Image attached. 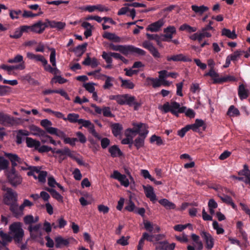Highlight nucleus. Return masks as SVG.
I'll return each mask as SVG.
<instances>
[{
	"label": "nucleus",
	"instance_id": "393cba45",
	"mask_svg": "<svg viewBox=\"0 0 250 250\" xmlns=\"http://www.w3.org/2000/svg\"><path fill=\"white\" fill-rule=\"evenodd\" d=\"M239 175H244L245 176V183L250 185V170L249 167L247 165H244L243 169L238 172Z\"/></svg>",
	"mask_w": 250,
	"mask_h": 250
},
{
	"label": "nucleus",
	"instance_id": "412c9836",
	"mask_svg": "<svg viewBox=\"0 0 250 250\" xmlns=\"http://www.w3.org/2000/svg\"><path fill=\"white\" fill-rule=\"evenodd\" d=\"M164 24V22L163 20L160 19L157 21L149 24L146 28V30L151 32H158Z\"/></svg>",
	"mask_w": 250,
	"mask_h": 250
},
{
	"label": "nucleus",
	"instance_id": "4c0bfd02",
	"mask_svg": "<svg viewBox=\"0 0 250 250\" xmlns=\"http://www.w3.org/2000/svg\"><path fill=\"white\" fill-rule=\"evenodd\" d=\"M79 115L76 113H69L66 118H64V121H68L71 123H76L79 122L80 119L79 118Z\"/></svg>",
	"mask_w": 250,
	"mask_h": 250
},
{
	"label": "nucleus",
	"instance_id": "4d7b16f0",
	"mask_svg": "<svg viewBox=\"0 0 250 250\" xmlns=\"http://www.w3.org/2000/svg\"><path fill=\"white\" fill-rule=\"evenodd\" d=\"M94 83H85L83 84V86L89 93H92L94 92L95 90V87L94 86Z\"/></svg>",
	"mask_w": 250,
	"mask_h": 250
},
{
	"label": "nucleus",
	"instance_id": "8fccbe9b",
	"mask_svg": "<svg viewBox=\"0 0 250 250\" xmlns=\"http://www.w3.org/2000/svg\"><path fill=\"white\" fill-rule=\"evenodd\" d=\"M212 226L213 229L216 230L217 234H223L224 233V229L222 228L219 227L218 223L216 221L213 222Z\"/></svg>",
	"mask_w": 250,
	"mask_h": 250
},
{
	"label": "nucleus",
	"instance_id": "3c124183",
	"mask_svg": "<svg viewBox=\"0 0 250 250\" xmlns=\"http://www.w3.org/2000/svg\"><path fill=\"white\" fill-rule=\"evenodd\" d=\"M27 169L30 171L27 173L28 176L34 175V172L39 173L40 172V167L35 166H29L27 167Z\"/></svg>",
	"mask_w": 250,
	"mask_h": 250
},
{
	"label": "nucleus",
	"instance_id": "338daca9",
	"mask_svg": "<svg viewBox=\"0 0 250 250\" xmlns=\"http://www.w3.org/2000/svg\"><path fill=\"white\" fill-rule=\"evenodd\" d=\"M22 35V33L20 28H17L13 34H10V37L12 39H19Z\"/></svg>",
	"mask_w": 250,
	"mask_h": 250
},
{
	"label": "nucleus",
	"instance_id": "a19ab883",
	"mask_svg": "<svg viewBox=\"0 0 250 250\" xmlns=\"http://www.w3.org/2000/svg\"><path fill=\"white\" fill-rule=\"evenodd\" d=\"M227 114L230 117L238 116L240 115V112L234 105H231L228 110Z\"/></svg>",
	"mask_w": 250,
	"mask_h": 250
},
{
	"label": "nucleus",
	"instance_id": "423d86ee",
	"mask_svg": "<svg viewBox=\"0 0 250 250\" xmlns=\"http://www.w3.org/2000/svg\"><path fill=\"white\" fill-rule=\"evenodd\" d=\"M16 124V120L14 117L0 112V124L5 126H11Z\"/></svg>",
	"mask_w": 250,
	"mask_h": 250
},
{
	"label": "nucleus",
	"instance_id": "f3484780",
	"mask_svg": "<svg viewBox=\"0 0 250 250\" xmlns=\"http://www.w3.org/2000/svg\"><path fill=\"white\" fill-rule=\"evenodd\" d=\"M154 238V235H149L147 232H144L143 233L142 237L139 241L138 245L137 246V250H143V247L144 246L145 240H147L149 242H153Z\"/></svg>",
	"mask_w": 250,
	"mask_h": 250
},
{
	"label": "nucleus",
	"instance_id": "6ab92c4d",
	"mask_svg": "<svg viewBox=\"0 0 250 250\" xmlns=\"http://www.w3.org/2000/svg\"><path fill=\"white\" fill-rule=\"evenodd\" d=\"M143 187L146 197L149 198L152 202L156 201V196L154 192L153 187L150 185L143 186Z\"/></svg>",
	"mask_w": 250,
	"mask_h": 250
},
{
	"label": "nucleus",
	"instance_id": "7c9ffc66",
	"mask_svg": "<svg viewBox=\"0 0 250 250\" xmlns=\"http://www.w3.org/2000/svg\"><path fill=\"white\" fill-rule=\"evenodd\" d=\"M25 139L26 146L28 147H35L36 149H37L41 146V143L39 141H37L30 137H26Z\"/></svg>",
	"mask_w": 250,
	"mask_h": 250
},
{
	"label": "nucleus",
	"instance_id": "a18cd8bd",
	"mask_svg": "<svg viewBox=\"0 0 250 250\" xmlns=\"http://www.w3.org/2000/svg\"><path fill=\"white\" fill-rule=\"evenodd\" d=\"M87 45L88 44L87 42H84L82 44L79 45L73 49V51L75 54H77L79 52V51L84 52L86 50Z\"/></svg>",
	"mask_w": 250,
	"mask_h": 250
},
{
	"label": "nucleus",
	"instance_id": "2f4dec72",
	"mask_svg": "<svg viewBox=\"0 0 250 250\" xmlns=\"http://www.w3.org/2000/svg\"><path fill=\"white\" fill-rule=\"evenodd\" d=\"M5 156L6 157L8 158L11 163L17 162L18 163L21 164L23 162V160L16 154L6 153L5 154Z\"/></svg>",
	"mask_w": 250,
	"mask_h": 250
},
{
	"label": "nucleus",
	"instance_id": "4468645a",
	"mask_svg": "<svg viewBox=\"0 0 250 250\" xmlns=\"http://www.w3.org/2000/svg\"><path fill=\"white\" fill-rule=\"evenodd\" d=\"M8 179L10 184L13 187H16L21 184V177L17 174L16 172H10L8 175Z\"/></svg>",
	"mask_w": 250,
	"mask_h": 250
},
{
	"label": "nucleus",
	"instance_id": "9b49d317",
	"mask_svg": "<svg viewBox=\"0 0 250 250\" xmlns=\"http://www.w3.org/2000/svg\"><path fill=\"white\" fill-rule=\"evenodd\" d=\"M142 46L146 49H147L152 55L155 59L160 58L161 55L157 48L154 47L152 43L148 41H144L142 43Z\"/></svg>",
	"mask_w": 250,
	"mask_h": 250
},
{
	"label": "nucleus",
	"instance_id": "6e6552de",
	"mask_svg": "<svg viewBox=\"0 0 250 250\" xmlns=\"http://www.w3.org/2000/svg\"><path fill=\"white\" fill-rule=\"evenodd\" d=\"M41 228V224H37L34 226L30 225L28 227V230L30 232V237L32 239L40 238L42 236V232L40 230Z\"/></svg>",
	"mask_w": 250,
	"mask_h": 250
},
{
	"label": "nucleus",
	"instance_id": "f257e3e1",
	"mask_svg": "<svg viewBox=\"0 0 250 250\" xmlns=\"http://www.w3.org/2000/svg\"><path fill=\"white\" fill-rule=\"evenodd\" d=\"M9 230L13 234V236L4 233L3 231H0V237L2 240L11 242L14 240L16 244H21L22 243L24 236V230L21 228V224L20 222H14L9 226Z\"/></svg>",
	"mask_w": 250,
	"mask_h": 250
},
{
	"label": "nucleus",
	"instance_id": "e433bc0d",
	"mask_svg": "<svg viewBox=\"0 0 250 250\" xmlns=\"http://www.w3.org/2000/svg\"><path fill=\"white\" fill-rule=\"evenodd\" d=\"M30 129L32 132H33L32 134L35 136L40 137L41 136H43L45 134V131L35 125H31L30 127Z\"/></svg>",
	"mask_w": 250,
	"mask_h": 250
},
{
	"label": "nucleus",
	"instance_id": "603ef678",
	"mask_svg": "<svg viewBox=\"0 0 250 250\" xmlns=\"http://www.w3.org/2000/svg\"><path fill=\"white\" fill-rule=\"evenodd\" d=\"M102 57L105 60L107 63H112V56H110V52L107 53L105 51H103L102 55Z\"/></svg>",
	"mask_w": 250,
	"mask_h": 250
},
{
	"label": "nucleus",
	"instance_id": "58836bf2",
	"mask_svg": "<svg viewBox=\"0 0 250 250\" xmlns=\"http://www.w3.org/2000/svg\"><path fill=\"white\" fill-rule=\"evenodd\" d=\"M222 35L225 36L232 40L237 38V35L234 31H231L229 29L227 28H223L222 29Z\"/></svg>",
	"mask_w": 250,
	"mask_h": 250
},
{
	"label": "nucleus",
	"instance_id": "79ce46f5",
	"mask_svg": "<svg viewBox=\"0 0 250 250\" xmlns=\"http://www.w3.org/2000/svg\"><path fill=\"white\" fill-rule=\"evenodd\" d=\"M104 76L106 78V80L103 88L104 89H109L113 86V83L111 82L114 81V78L106 75H104Z\"/></svg>",
	"mask_w": 250,
	"mask_h": 250
},
{
	"label": "nucleus",
	"instance_id": "a211bd4d",
	"mask_svg": "<svg viewBox=\"0 0 250 250\" xmlns=\"http://www.w3.org/2000/svg\"><path fill=\"white\" fill-rule=\"evenodd\" d=\"M26 57L29 59L34 60L36 62H42V64H46L47 62V60L40 54H35L31 52H27Z\"/></svg>",
	"mask_w": 250,
	"mask_h": 250
},
{
	"label": "nucleus",
	"instance_id": "9d476101",
	"mask_svg": "<svg viewBox=\"0 0 250 250\" xmlns=\"http://www.w3.org/2000/svg\"><path fill=\"white\" fill-rule=\"evenodd\" d=\"M201 235L205 241L206 248L208 250L212 249L214 245V240L211 234L207 232L202 231Z\"/></svg>",
	"mask_w": 250,
	"mask_h": 250
},
{
	"label": "nucleus",
	"instance_id": "ddd939ff",
	"mask_svg": "<svg viewBox=\"0 0 250 250\" xmlns=\"http://www.w3.org/2000/svg\"><path fill=\"white\" fill-rule=\"evenodd\" d=\"M31 26L32 32L38 34H42L45 30V28L48 27V25L46 21L43 22L42 21H39L31 25Z\"/></svg>",
	"mask_w": 250,
	"mask_h": 250
},
{
	"label": "nucleus",
	"instance_id": "20e7f679",
	"mask_svg": "<svg viewBox=\"0 0 250 250\" xmlns=\"http://www.w3.org/2000/svg\"><path fill=\"white\" fill-rule=\"evenodd\" d=\"M163 109L165 113L170 112L173 115L179 117V113H185L186 110V106L180 107V104L176 102H171L170 104L166 102L163 105Z\"/></svg>",
	"mask_w": 250,
	"mask_h": 250
},
{
	"label": "nucleus",
	"instance_id": "1a4fd4ad",
	"mask_svg": "<svg viewBox=\"0 0 250 250\" xmlns=\"http://www.w3.org/2000/svg\"><path fill=\"white\" fill-rule=\"evenodd\" d=\"M111 177L118 180L121 185L125 187H128L129 182L126 176L124 174H122L117 170H114L113 174L111 175Z\"/></svg>",
	"mask_w": 250,
	"mask_h": 250
},
{
	"label": "nucleus",
	"instance_id": "7ed1b4c3",
	"mask_svg": "<svg viewBox=\"0 0 250 250\" xmlns=\"http://www.w3.org/2000/svg\"><path fill=\"white\" fill-rule=\"evenodd\" d=\"M108 47L110 50L119 51L125 56L129 54L145 56L146 54L145 50L132 45H115L110 43L108 45Z\"/></svg>",
	"mask_w": 250,
	"mask_h": 250
},
{
	"label": "nucleus",
	"instance_id": "c85d7f7f",
	"mask_svg": "<svg viewBox=\"0 0 250 250\" xmlns=\"http://www.w3.org/2000/svg\"><path fill=\"white\" fill-rule=\"evenodd\" d=\"M108 151L110 153L111 156L113 158L123 155V152L117 145H113L110 146L108 149Z\"/></svg>",
	"mask_w": 250,
	"mask_h": 250
},
{
	"label": "nucleus",
	"instance_id": "a878e982",
	"mask_svg": "<svg viewBox=\"0 0 250 250\" xmlns=\"http://www.w3.org/2000/svg\"><path fill=\"white\" fill-rule=\"evenodd\" d=\"M74 151H71L68 147H65L63 149H58L56 151V154H58L63 157L68 156L72 158Z\"/></svg>",
	"mask_w": 250,
	"mask_h": 250
},
{
	"label": "nucleus",
	"instance_id": "de8ad7c7",
	"mask_svg": "<svg viewBox=\"0 0 250 250\" xmlns=\"http://www.w3.org/2000/svg\"><path fill=\"white\" fill-rule=\"evenodd\" d=\"M67 82V80L62 78L61 76H54L51 80L52 83H58L60 84L64 83Z\"/></svg>",
	"mask_w": 250,
	"mask_h": 250
},
{
	"label": "nucleus",
	"instance_id": "c03bdc74",
	"mask_svg": "<svg viewBox=\"0 0 250 250\" xmlns=\"http://www.w3.org/2000/svg\"><path fill=\"white\" fill-rule=\"evenodd\" d=\"M41 168L40 167V169ZM38 179L39 182L42 183H44L46 182V177L47 175V172L46 171H41L39 172Z\"/></svg>",
	"mask_w": 250,
	"mask_h": 250
},
{
	"label": "nucleus",
	"instance_id": "6e6d98bb",
	"mask_svg": "<svg viewBox=\"0 0 250 250\" xmlns=\"http://www.w3.org/2000/svg\"><path fill=\"white\" fill-rule=\"evenodd\" d=\"M242 52L240 50H237L235 51L233 54L229 55L228 56L230 58V59L232 61H235L238 58L242 55Z\"/></svg>",
	"mask_w": 250,
	"mask_h": 250
},
{
	"label": "nucleus",
	"instance_id": "0e129e2a",
	"mask_svg": "<svg viewBox=\"0 0 250 250\" xmlns=\"http://www.w3.org/2000/svg\"><path fill=\"white\" fill-rule=\"evenodd\" d=\"M21 13L22 12L20 10H10L9 15L12 19H17L19 18L18 15L21 14Z\"/></svg>",
	"mask_w": 250,
	"mask_h": 250
},
{
	"label": "nucleus",
	"instance_id": "4be33fe9",
	"mask_svg": "<svg viewBox=\"0 0 250 250\" xmlns=\"http://www.w3.org/2000/svg\"><path fill=\"white\" fill-rule=\"evenodd\" d=\"M30 135L28 131L24 129H19L17 131V135L16 136V142L17 145H20L22 143V140L24 139V137L28 136Z\"/></svg>",
	"mask_w": 250,
	"mask_h": 250
},
{
	"label": "nucleus",
	"instance_id": "c9c22d12",
	"mask_svg": "<svg viewBox=\"0 0 250 250\" xmlns=\"http://www.w3.org/2000/svg\"><path fill=\"white\" fill-rule=\"evenodd\" d=\"M159 203L167 209H174L176 207V206L174 203L169 202L166 199L160 200L159 201Z\"/></svg>",
	"mask_w": 250,
	"mask_h": 250
},
{
	"label": "nucleus",
	"instance_id": "680f3d73",
	"mask_svg": "<svg viewBox=\"0 0 250 250\" xmlns=\"http://www.w3.org/2000/svg\"><path fill=\"white\" fill-rule=\"evenodd\" d=\"M135 208V205L134 203L131 199H129L127 203V205L125 207V209L131 212L134 211Z\"/></svg>",
	"mask_w": 250,
	"mask_h": 250
},
{
	"label": "nucleus",
	"instance_id": "0eeeda50",
	"mask_svg": "<svg viewBox=\"0 0 250 250\" xmlns=\"http://www.w3.org/2000/svg\"><path fill=\"white\" fill-rule=\"evenodd\" d=\"M148 133V130L147 129H143L139 135L134 140H133L134 146L137 150L144 146L145 140Z\"/></svg>",
	"mask_w": 250,
	"mask_h": 250
},
{
	"label": "nucleus",
	"instance_id": "cd10ccee",
	"mask_svg": "<svg viewBox=\"0 0 250 250\" xmlns=\"http://www.w3.org/2000/svg\"><path fill=\"white\" fill-rule=\"evenodd\" d=\"M56 243L55 247L57 248H60L63 246H67L69 244L68 239H64L62 236H58L55 238Z\"/></svg>",
	"mask_w": 250,
	"mask_h": 250
},
{
	"label": "nucleus",
	"instance_id": "5701e85b",
	"mask_svg": "<svg viewBox=\"0 0 250 250\" xmlns=\"http://www.w3.org/2000/svg\"><path fill=\"white\" fill-rule=\"evenodd\" d=\"M238 94L240 99L243 100L247 99L249 96L250 92L243 84H241L238 87Z\"/></svg>",
	"mask_w": 250,
	"mask_h": 250
},
{
	"label": "nucleus",
	"instance_id": "13d9d810",
	"mask_svg": "<svg viewBox=\"0 0 250 250\" xmlns=\"http://www.w3.org/2000/svg\"><path fill=\"white\" fill-rule=\"evenodd\" d=\"M50 62L53 66H56V51L54 49H52L50 55Z\"/></svg>",
	"mask_w": 250,
	"mask_h": 250
},
{
	"label": "nucleus",
	"instance_id": "b1692460",
	"mask_svg": "<svg viewBox=\"0 0 250 250\" xmlns=\"http://www.w3.org/2000/svg\"><path fill=\"white\" fill-rule=\"evenodd\" d=\"M191 8L194 12L198 15L201 16L205 12L208 11L209 10V8L208 6L204 5L198 6L196 5H192Z\"/></svg>",
	"mask_w": 250,
	"mask_h": 250
},
{
	"label": "nucleus",
	"instance_id": "f8f14e48",
	"mask_svg": "<svg viewBox=\"0 0 250 250\" xmlns=\"http://www.w3.org/2000/svg\"><path fill=\"white\" fill-rule=\"evenodd\" d=\"M165 34L162 36L164 38L162 40L164 42H170L173 38V35L176 33V28L174 26H168L164 29Z\"/></svg>",
	"mask_w": 250,
	"mask_h": 250
},
{
	"label": "nucleus",
	"instance_id": "ea45409f",
	"mask_svg": "<svg viewBox=\"0 0 250 250\" xmlns=\"http://www.w3.org/2000/svg\"><path fill=\"white\" fill-rule=\"evenodd\" d=\"M122 82L121 86L125 88L133 89L134 87V84L129 80H124L122 78H119Z\"/></svg>",
	"mask_w": 250,
	"mask_h": 250
},
{
	"label": "nucleus",
	"instance_id": "864d4df0",
	"mask_svg": "<svg viewBox=\"0 0 250 250\" xmlns=\"http://www.w3.org/2000/svg\"><path fill=\"white\" fill-rule=\"evenodd\" d=\"M78 141L76 138L65 137L63 140V142L65 144H69L71 146H75V142Z\"/></svg>",
	"mask_w": 250,
	"mask_h": 250
},
{
	"label": "nucleus",
	"instance_id": "473e14b6",
	"mask_svg": "<svg viewBox=\"0 0 250 250\" xmlns=\"http://www.w3.org/2000/svg\"><path fill=\"white\" fill-rule=\"evenodd\" d=\"M103 37L105 39H108L109 40L115 42H121V38L114 33H111L105 32L103 35Z\"/></svg>",
	"mask_w": 250,
	"mask_h": 250
},
{
	"label": "nucleus",
	"instance_id": "bb28decb",
	"mask_svg": "<svg viewBox=\"0 0 250 250\" xmlns=\"http://www.w3.org/2000/svg\"><path fill=\"white\" fill-rule=\"evenodd\" d=\"M112 133L115 137H117L121 134L123 129L122 125L119 123H112L111 125Z\"/></svg>",
	"mask_w": 250,
	"mask_h": 250
},
{
	"label": "nucleus",
	"instance_id": "39448f33",
	"mask_svg": "<svg viewBox=\"0 0 250 250\" xmlns=\"http://www.w3.org/2000/svg\"><path fill=\"white\" fill-rule=\"evenodd\" d=\"M4 190L5 191L3 195V203L5 205H11L18 201V194L16 191L10 188H6Z\"/></svg>",
	"mask_w": 250,
	"mask_h": 250
},
{
	"label": "nucleus",
	"instance_id": "49530a36",
	"mask_svg": "<svg viewBox=\"0 0 250 250\" xmlns=\"http://www.w3.org/2000/svg\"><path fill=\"white\" fill-rule=\"evenodd\" d=\"M87 128L89 132L98 140H100L101 139V136L96 131L93 124H92Z\"/></svg>",
	"mask_w": 250,
	"mask_h": 250
},
{
	"label": "nucleus",
	"instance_id": "09e8293b",
	"mask_svg": "<svg viewBox=\"0 0 250 250\" xmlns=\"http://www.w3.org/2000/svg\"><path fill=\"white\" fill-rule=\"evenodd\" d=\"M9 166V162L4 159L3 157H0V171L6 169Z\"/></svg>",
	"mask_w": 250,
	"mask_h": 250
},
{
	"label": "nucleus",
	"instance_id": "774afa93",
	"mask_svg": "<svg viewBox=\"0 0 250 250\" xmlns=\"http://www.w3.org/2000/svg\"><path fill=\"white\" fill-rule=\"evenodd\" d=\"M52 125V122L48 119H43L41 121V125L44 128L45 130L46 128L49 127Z\"/></svg>",
	"mask_w": 250,
	"mask_h": 250
},
{
	"label": "nucleus",
	"instance_id": "e2e57ef3",
	"mask_svg": "<svg viewBox=\"0 0 250 250\" xmlns=\"http://www.w3.org/2000/svg\"><path fill=\"white\" fill-rule=\"evenodd\" d=\"M101 146L103 149L106 148L110 144V140L107 138H103L101 137Z\"/></svg>",
	"mask_w": 250,
	"mask_h": 250
},
{
	"label": "nucleus",
	"instance_id": "aec40b11",
	"mask_svg": "<svg viewBox=\"0 0 250 250\" xmlns=\"http://www.w3.org/2000/svg\"><path fill=\"white\" fill-rule=\"evenodd\" d=\"M45 21L47 23L48 27H50L52 28H56L57 29L60 30L63 29L66 24L65 22L62 21H50L48 19H46Z\"/></svg>",
	"mask_w": 250,
	"mask_h": 250
},
{
	"label": "nucleus",
	"instance_id": "69168bd1",
	"mask_svg": "<svg viewBox=\"0 0 250 250\" xmlns=\"http://www.w3.org/2000/svg\"><path fill=\"white\" fill-rule=\"evenodd\" d=\"M23 221L25 224L31 225L32 224L34 223V218L32 215H28L24 217Z\"/></svg>",
	"mask_w": 250,
	"mask_h": 250
},
{
	"label": "nucleus",
	"instance_id": "2eb2a0df",
	"mask_svg": "<svg viewBox=\"0 0 250 250\" xmlns=\"http://www.w3.org/2000/svg\"><path fill=\"white\" fill-rule=\"evenodd\" d=\"M175 244H169L167 241H160L157 243L155 249L156 250H174Z\"/></svg>",
	"mask_w": 250,
	"mask_h": 250
},
{
	"label": "nucleus",
	"instance_id": "c756f323",
	"mask_svg": "<svg viewBox=\"0 0 250 250\" xmlns=\"http://www.w3.org/2000/svg\"><path fill=\"white\" fill-rule=\"evenodd\" d=\"M146 81L147 85H152L153 88L158 87L161 85V81L159 79L147 77Z\"/></svg>",
	"mask_w": 250,
	"mask_h": 250
},
{
	"label": "nucleus",
	"instance_id": "f704fd0d",
	"mask_svg": "<svg viewBox=\"0 0 250 250\" xmlns=\"http://www.w3.org/2000/svg\"><path fill=\"white\" fill-rule=\"evenodd\" d=\"M236 81V78L233 76H227L214 79V83H222L227 82H233Z\"/></svg>",
	"mask_w": 250,
	"mask_h": 250
},
{
	"label": "nucleus",
	"instance_id": "f03ea898",
	"mask_svg": "<svg viewBox=\"0 0 250 250\" xmlns=\"http://www.w3.org/2000/svg\"><path fill=\"white\" fill-rule=\"evenodd\" d=\"M109 98L111 100L116 101L120 105L126 104L129 106H133L134 110H138L143 104L141 100L137 101L135 96L128 94L110 95Z\"/></svg>",
	"mask_w": 250,
	"mask_h": 250
},
{
	"label": "nucleus",
	"instance_id": "bf43d9fd",
	"mask_svg": "<svg viewBox=\"0 0 250 250\" xmlns=\"http://www.w3.org/2000/svg\"><path fill=\"white\" fill-rule=\"evenodd\" d=\"M205 76H209L213 79V83H214V79L216 78H220L219 77V74L217 73L213 69V68H210L209 72L205 74Z\"/></svg>",
	"mask_w": 250,
	"mask_h": 250
},
{
	"label": "nucleus",
	"instance_id": "37998d69",
	"mask_svg": "<svg viewBox=\"0 0 250 250\" xmlns=\"http://www.w3.org/2000/svg\"><path fill=\"white\" fill-rule=\"evenodd\" d=\"M8 63H22L24 62L23 56L21 55H17L14 58L9 59L7 61Z\"/></svg>",
	"mask_w": 250,
	"mask_h": 250
},
{
	"label": "nucleus",
	"instance_id": "052dcab7",
	"mask_svg": "<svg viewBox=\"0 0 250 250\" xmlns=\"http://www.w3.org/2000/svg\"><path fill=\"white\" fill-rule=\"evenodd\" d=\"M125 6L134 7H146V5L145 4L139 2H132V3H125L124 4Z\"/></svg>",
	"mask_w": 250,
	"mask_h": 250
},
{
	"label": "nucleus",
	"instance_id": "dca6fc26",
	"mask_svg": "<svg viewBox=\"0 0 250 250\" xmlns=\"http://www.w3.org/2000/svg\"><path fill=\"white\" fill-rule=\"evenodd\" d=\"M167 60L168 62L172 61L174 62L182 61L184 62H191L192 61L190 58L182 54L173 55L172 56H167Z\"/></svg>",
	"mask_w": 250,
	"mask_h": 250
},
{
	"label": "nucleus",
	"instance_id": "5fc2aeb1",
	"mask_svg": "<svg viewBox=\"0 0 250 250\" xmlns=\"http://www.w3.org/2000/svg\"><path fill=\"white\" fill-rule=\"evenodd\" d=\"M103 115L106 117H114V115L111 113L110 108L108 106H105L103 108Z\"/></svg>",
	"mask_w": 250,
	"mask_h": 250
},
{
	"label": "nucleus",
	"instance_id": "72a5a7b5",
	"mask_svg": "<svg viewBox=\"0 0 250 250\" xmlns=\"http://www.w3.org/2000/svg\"><path fill=\"white\" fill-rule=\"evenodd\" d=\"M8 206H9V210L12 212L13 216L17 218H19V205L17 202Z\"/></svg>",
	"mask_w": 250,
	"mask_h": 250
}]
</instances>
